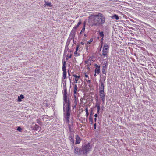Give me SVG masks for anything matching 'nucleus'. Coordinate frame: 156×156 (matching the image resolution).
Returning a JSON list of instances; mask_svg holds the SVG:
<instances>
[{"instance_id": "nucleus-24", "label": "nucleus", "mask_w": 156, "mask_h": 156, "mask_svg": "<svg viewBox=\"0 0 156 156\" xmlns=\"http://www.w3.org/2000/svg\"><path fill=\"white\" fill-rule=\"evenodd\" d=\"M66 71H63V77L64 78L66 79Z\"/></svg>"}, {"instance_id": "nucleus-12", "label": "nucleus", "mask_w": 156, "mask_h": 156, "mask_svg": "<svg viewBox=\"0 0 156 156\" xmlns=\"http://www.w3.org/2000/svg\"><path fill=\"white\" fill-rule=\"evenodd\" d=\"M109 48V47L108 45L106 44H105L104 45L103 49L108 51Z\"/></svg>"}, {"instance_id": "nucleus-48", "label": "nucleus", "mask_w": 156, "mask_h": 156, "mask_svg": "<svg viewBox=\"0 0 156 156\" xmlns=\"http://www.w3.org/2000/svg\"><path fill=\"white\" fill-rule=\"evenodd\" d=\"M80 43L82 45H83L84 44V43L82 42H81Z\"/></svg>"}, {"instance_id": "nucleus-35", "label": "nucleus", "mask_w": 156, "mask_h": 156, "mask_svg": "<svg viewBox=\"0 0 156 156\" xmlns=\"http://www.w3.org/2000/svg\"><path fill=\"white\" fill-rule=\"evenodd\" d=\"M101 100L103 101V102H104L105 101V98L104 97H101Z\"/></svg>"}, {"instance_id": "nucleus-29", "label": "nucleus", "mask_w": 156, "mask_h": 156, "mask_svg": "<svg viewBox=\"0 0 156 156\" xmlns=\"http://www.w3.org/2000/svg\"><path fill=\"white\" fill-rule=\"evenodd\" d=\"M67 98V92H64V94H63V98Z\"/></svg>"}, {"instance_id": "nucleus-14", "label": "nucleus", "mask_w": 156, "mask_h": 156, "mask_svg": "<svg viewBox=\"0 0 156 156\" xmlns=\"http://www.w3.org/2000/svg\"><path fill=\"white\" fill-rule=\"evenodd\" d=\"M66 62L64 61L63 62L62 67V69L63 71H66Z\"/></svg>"}, {"instance_id": "nucleus-47", "label": "nucleus", "mask_w": 156, "mask_h": 156, "mask_svg": "<svg viewBox=\"0 0 156 156\" xmlns=\"http://www.w3.org/2000/svg\"><path fill=\"white\" fill-rule=\"evenodd\" d=\"M71 56H72V55L70 54V55L69 56V58H71Z\"/></svg>"}, {"instance_id": "nucleus-40", "label": "nucleus", "mask_w": 156, "mask_h": 156, "mask_svg": "<svg viewBox=\"0 0 156 156\" xmlns=\"http://www.w3.org/2000/svg\"><path fill=\"white\" fill-rule=\"evenodd\" d=\"M92 40H91V39H90V41H88V42H87V44H90V43L92 42Z\"/></svg>"}, {"instance_id": "nucleus-53", "label": "nucleus", "mask_w": 156, "mask_h": 156, "mask_svg": "<svg viewBox=\"0 0 156 156\" xmlns=\"http://www.w3.org/2000/svg\"><path fill=\"white\" fill-rule=\"evenodd\" d=\"M84 37H87V35H86V34H85L84 35Z\"/></svg>"}, {"instance_id": "nucleus-27", "label": "nucleus", "mask_w": 156, "mask_h": 156, "mask_svg": "<svg viewBox=\"0 0 156 156\" xmlns=\"http://www.w3.org/2000/svg\"><path fill=\"white\" fill-rule=\"evenodd\" d=\"M85 29V23H84V26L83 27V28L82 29V30H81V32L80 33V34H81L82 32H83L84 31Z\"/></svg>"}, {"instance_id": "nucleus-41", "label": "nucleus", "mask_w": 156, "mask_h": 156, "mask_svg": "<svg viewBox=\"0 0 156 156\" xmlns=\"http://www.w3.org/2000/svg\"><path fill=\"white\" fill-rule=\"evenodd\" d=\"M78 80L77 79H76L75 78V82L76 83H77L78 81Z\"/></svg>"}, {"instance_id": "nucleus-18", "label": "nucleus", "mask_w": 156, "mask_h": 156, "mask_svg": "<svg viewBox=\"0 0 156 156\" xmlns=\"http://www.w3.org/2000/svg\"><path fill=\"white\" fill-rule=\"evenodd\" d=\"M96 106L97 107V113H99V111L100 110V104H97L96 105Z\"/></svg>"}, {"instance_id": "nucleus-42", "label": "nucleus", "mask_w": 156, "mask_h": 156, "mask_svg": "<svg viewBox=\"0 0 156 156\" xmlns=\"http://www.w3.org/2000/svg\"><path fill=\"white\" fill-rule=\"evenodd\" d=\"M85 77H87V78L88 77V76L86 74V73L85 74Z\"/></svg>"}, {"instance_id": "nucleus-15", "label": "nucleus", "mask_w": 156, "mask_h": 156, "mask_svg": "<svg viewBox=\"0 0 156 156\" xmlns=\"http://www.w3.org/2000/svg\"><path fill=\"white\" fill-rule=\"evenodd\" d=\"M112 19H115L116 20L119 19V17L117 15L115 14L112 16Z\"/></svg>"}, {"instance_id": "nucleus-25", "label": "nucleus", "mask_w": 156, "mask_h": 156, "mask_svg": "<svg viewBox=\"0 0 156 156\" xmlns=\"http://www.w3.org/2000/svg\"><path fill=\"white\" fill-rule=\"evenodd\" d=\"M37 123L40 125H41L42 122L41 119H40L37 120Z\"/></svg>"}, {"instance_id": "nucleus-5", "label": "nucleus", "mask_w": 156, "mask_h": 156, "mask_svg": "<svg viewBox=\"0 0 156 156\" xmlns=\"http://www.w3.org/2000/svg\"><path fill=\"white\" fill-rule=\"evenodd\" d=\"M64 110L65 109V107L70 106L69 100H67V98H64Z\"/></svg>"}, {"instance_id": "nucleus-30", "label": "nucleus", "mask_w": 156, "mask_h": 156, "mask_svg": "<svg viewBox=\"0 0 156 156\" xmlns=\"http://www.w3.org/2000/svg\"><path fill=\"white\" fill-rule=\"evenodd\" d=\"M73 76L76 78H79L80 77V76H78L76 74H73Z\"/></svg>"}, {"instance_id": "nucleus-54", "label": "nucleus", "mask_w": 156, "mask_h": 156, "mask_svg": "<svg viewBox=\"0 0 156 156\" xmlns=\"http://www.w3.org/2000/svg\"><path fill=\"white\" fill-rule=\"evenodd\" d=\"M69 76H70V73H69Z\"/></svg>"}, {"instance_id": "nucleus-44", "label": "nucleus", "mask_w": 156, "mask_h": 156, "mask_svg": "<svg viewBox=\"0 0 156 156\" xmlns=\"http://www.w3.org/2000/svg\"><path fill=\"white\" fill-rule=\"evenodd\" d=\"M97 116H98L97 114H95V115H94V117L95 118H96Z\"/></svg>"}, {"instance_id": "nucleus-19", "label": "nucleus", "mask_w": 156, "mask_h": 156, "mask_svg": "<svg viewBox=\"0 0 156 156\" xmlns=\"http://www.w3.org/2000/svg\"><path fill=\"white\" fill-rule=\"evenodd\" d=\"M66 112H70L71 110L70 106H66Z\"/></svg>"}, {"instance_id": "nucleus-23", "label": "nucleus", "mask_w": 156, "mask_h": 156, "mask_svg": "<svg viewBox=\"0 0 156 156\" xmlns=\"http://www.w3.org/2000/svg\"><path fill=\"white\" fill-rule=\"evenodd\" d=\"M74 92H77V90L78 89L77 85L76 84H75L74 86Z\"/></svg>"}, {"instance_id": "nucleus-4", "label": "nucleus", "mask_w": 156, "mask_h": 156, "mask_svg": "<svg viewBox=\"0 0 156 156\" xmlns=\"http://www.w3.org/2000/svg\"><path fill=\"white\" fill-rule=\"evenodd\" d=\"M76 31V29L73 27L72 30L69 35V38H70L71 39H72L73 41H74V37Z\"/></svg>"}, {"instance_id": "nucleus-13", "label": "nucleus", "mask_w": 156, "mask_h": 156, "mask_svg": "<svg viewBox=\"0 0 156 156\" xmlns=\"http://www.w3.org/2000/svg\"><path fill=\"white\" fill-rule=\"evenodd\" d=\"M99 92L100 97H105L104 91H100Z\"/></svg>"}, {"instance_id": "nucleus-37", "label": "nucleus", "mask_w": 156, "mask_h": 156, "mask_svg": "<svg viewBox=\"0 0 156 156\" xmlns=\"http://www.w3.org/2000/svg\"><path fill=\"white\" fill-rule=\"evenodd\" d=\"M64 92H67V89H66V87H64Z\"/></svg>"}, {"instance_id": "nucleus-46", "label": "nucleus", "mask_w": 156, "mask_h": 156, "mask_svg": "<svg viewBox=\"0 0 156 156\" xmlns=\"http://www.w3.org/2000/svg\"><path fill=\"white\" fill-rule=\"evenodd\" d=\"M77 54V51H76L75 52H74V54Z\"/></svg>"}, {"instance_id": "nucleus-16", "label": "nucleus", "mask_w": 156, "mask_h": 156, "mask_svg": "<svg viewBox=\"0 0 156 156\" xmlns=\"http://www.w3.org/2000/svg\"><path fill=\"white\" fill-rule=\"evenodd\" d=\"M92 113V111L91 112V113L90 114V116H89V120L90 122V123H91V124H92L93 123V119L91 117V115Z\"/></svg>"}, {"instance_id": "nucleus-50", "label": "nucleus", "mask_w": 156, "mask_h": 156, "mask_svg": "<svg viewBox=\"0 0 156 156\" xmlns=\"http://www.w3.org/2000/svg\"><path fill=\"white\" fill-rule=\"evenodd\" d=\"M87 81V82H89V83H90V80H88Z\"/></svg>"}, {"instance_id": "nucleus-34", "label": "nucleus", "mask_w": 156, "mask_h": 156, "mask_svg": "<svg viewBox=\"0 0 156 156\" xmlns=\"http://www.w3.org/2000/svg\"><path fill=\"white\" fill-rule=\"evenodd\" d=\"M76 92H74L73 95H74V97H76V95H77Z\"/></svg>"}, {"instance_id": "nucleus-36", "label": "nucleus", "mask_w": 156, "mask_h": 156, "mask_svg": "<svg viewBox=\"0 0 156 156\" xmlns=\"http://www.w3.org/2000/svg\"><path fill=\"white\" fill-rule=\"evenodd\" d=\"M20 97L21 98V99H23L24 98V97L23 96V95H22V94L21 95Z\"/></svg>"}, {"instance_id": "nucleus-11", "label": "nucleus", "mask_w": 156, "mask_h": 156, "mask_svg": "<svg viewBox=\"0 0 156 156\" xmlns=\"http://www.w3.org/2000/svg\"><path fill=\"white\" fill-rule=\"evenodd\" d=\"M66 121L68 123L69 122V119L70 116V112H66Z\"/></svg>"}, {"instance_id": "nucleus-43", "label": "nucleus", "mask_w": 156, "mask_h": 156, "mask_svg": "<svg viewBox=\"0 0 156 156\" xmlns=\"http://www.w3.org/2000/svg\"><path fill=\"white\" fill-rule=\"evenodd\" d=\"M96 123H95L94 124V129H96Z\"/></svg>"}, {"instance_id": "nucleus-52", "label": "nucleus", "mask_w": 156, "mask_h": 156, "mask_svg": "<svg viewBox=\"0 0 156 156\" xmlns=\"http://www.w3.org/2000/svg\"><path fill=\"white\" fill-rule=\"evenodd\" d=\"M94 120L95 121H96V120H97V119L96 118H95L94 119Z\"/></svg>"}, {"instance_id": "nucleus-31", "label": "nucleus", "mask_w": 156, "mask_h": 156, "mask_svg": "<svg viewBox=\"0 0 156 156\" xmlns=\"http://www.w3.org/2000/svg\"><path fill=\"white\" fill-rule=\"evenodd\" d=\"M74 103L75 104V105L73 106V108H76V106L77 104V101H74Z\"/></svg>"}, {"instance_id": "nucleus-45", "label": "nucleus", "mask_w": 156, "mask_h": 156, "mask_svg": "<svg viewBox=\"0 0 156 156\" xmlns=\"http://www.w3.org/2000/svg\"><path fill=\"white\" fill-rule=\"evenodd\" d=\"M78 46L76 48V51H77V50H78Z\"/></svg>"}, {"instance_id": "nucleus-21", "label": "nucleus", "mask_w": 156, "mask_h": 156, "mask_svg": "<svg viewBox=\"0 0 156 156\" xmlns=\"http://www.w3.org/2000/svg\"><path fill=\"white\" fill-rule=\"evenodd\" d=\"M81 23V22L80 21L77 24L75 27H74V28L76 29L79 26Z\"/></svg>"}, {"instance_id": "nucleus-38", "label": "nucleus", "mask_w": 156, "mask_h": 156, "mask_svg": "<svg viewBox=\"0 0 156 156\" xmlns=\"http://www.w3.org/2000/svg\"><path fill=\"white\" fill-rule=\"evenodd\" d=\"M71 138H73V136H72V133L69 136V139H71Z\"/></svg>"}, {"instance_id": "nucleus-7", "label": "nucleus", "mask_w": 156, "mask_h": 156, "mask_svg": "<svg viewBox=\"0 0 156 156\" xmlns=\"http://www.w3.org/2000/svg\"><path fill=\"white\" fill-rule=\"evenodd\" d=\"M95 73H97V74H99L100 72V66L98 65L97 64H95Z\"/></svg>"}, {"instance_id": "nucleus-49", "label": "nucleus", "mask_w": 156, "mask_h": 156, "mask_svg": "<svg viewBox=\"0 0 156 156\" xmlns=\"http://www.w3.org/2000/svg\"><path fill=\"white\" fill-rule=\"evenodd\" d=\"M103 37H102V38H101V41H102V40H103Z\"/></svg>"}, {"instance_id": "nucleus-28", "label": "nucleus", "mask_w": 156, "mask_h": 156, "mask_svg": "<svg viewBox=\"0 0 156 156\" xmlns=\"http://www.w3.org/2000/svg\"><path fill=\"white\" fill-rule=\"evenodd\" d=\"M99 35L101 36V37H104V34H103V32H102V31H101V32H100L99 33Z\"/></svg>"}, {"instance_id": "nucleus-20", "label": "nucleus", "mask_w": 156, "mask_h": 156, "mask_svg": "<svg viewBox=\"0 0 156 156\" xmlns=\"http://www.w3.org/2000/svg\"><path fill=\"white\" fill-rule=\"evenodd\" d=\"M45 4L44 5L45 6H48L49 7H51L52 6V5L51 4V3H48L46 2V1H45Z\"/></svg>"}, {"instance_id": "nucleus-6", "label": "nucleus", "mask_w": 156, "mask_h": 156, "mask_svg": "<svg viewBox=\"0 0 156 156\" xmlns=\"http://www.w3.org/2000/svg\"><path fill=\"white\" fill-rule=\"evenodd\" d=\"M108 63L107 62H105L103 64V68L102 70V71L103 73L106 74V69L107 68V65H108Z\"/></svg>"}, {"instance_id": "nucleus-39", "label": "nucleus", "mask_w": 156, "mask_h": 156, "mask_svg": "<svg viewBox=\"0 0 156 156\" xmlns=\"http://www.w3.org/2000/svg\"><path fill=\"white\" fill-rule=\"evenodd\" d=\"M74 100H75V101H77H77H78V100H77L76 97H74Z\"/></svg>"}, {"instance_id": "nucleus-3", "label": "nucleus", "mask_w": 156, "mask_h": 156, "mask_svg": "<svg viewBox=\"0 0 156 156\" xmlns=\"http://www.w3.org/2000/svg\"><path fill=\"white\" fill-rule=\"evenodd\" d=\"M74 152L76 156L83 154V153L80 148L77 147H75Z\"/></svg>"}, {"instance_id": "nucleus-10", "label": "nucleus", "mask_w": 156, "mask_h": 156, "mask_svg": "<svg viewBox=\"0 0 156 156\" xmlns=\"http://www.w3.org/2000/svg\"><path fill=\"white\" fill-rule=\"evenodd\" d=\"M108 51H106L103 49L102 54L104 56V57H106L107 58H108Z\"/></svg>"}, {"instance_id": "nucleus-51", "label": "nucleus", "mask_w": 156, "mask_h": 156, "mask_svg": "<svg viewBox=\"0 0 156 156\" xmlns=\"http://www.w3.org/2000/svg\"><path fill=\"white\" fill-rule=\"evenodd\" d=\"M96 73H94V76H95L96 75Z\"/></svg>"}, {"instance_id": "nucleus-33", "label": "nucleus", "mask_w": 156, "mask_h": 156, "mask_svg": "<svg viewBox=\"0 0 156 156\" xmlns=\"http://www.w3.org/2000/svg\"><path fill=\"white\" fill-rule=\"evenodd\" d=\"M18 101H21L22 100L21 99V98L19 96L18 97Z\"/></svg>"}, {"instance_id": "nucleus-9", "label": "nucleus", "mask_w": 156, "mask_h": 156, "mask_svg": "<svg viewBox=\"0 0 156 156\" xmlns=\"http://www.w3.org/2000/svg\"><path fill=\"white\" fill-rule=\"evenodd\" d=\"M101 84L99 86V89L100 91H104V84L102 81H100Z\"/></svg>"}, {"instance_id": "nucleus-26", "label": "nucleus", "mask_w": 156, "mask_h": 156, "mask_svg": "<svg viewBox=\"0 0 156 156\" xmlns=\"http://www.w3.org/2000/svg\"><path fill=\"white\" fill-rule=\"evenodd\" d=\"M69 140L71 142L72 144L73 145V144L74 143V140L73 138H71Z\"/></svg>"}, {"instance_id": "nucleus-8", "label": "nucleus", "mask_w": 156, "mask_h": 156, "mask_svg": "<svg viewBox=\"0 0 156 156\" xmlns=\"http://www.w3.org/2000/svg\"><path fill=\"white\" fill-rule=\"evenodd\" d=\"M81 140L80 137L78 135H76V136L75 144H80Z\"/></svg>"}, {"instance_id": "nucleus-2", "label": "nucleus", "mask_w": 156, "mask_h": 156, "mask_svg": "<svg viewBox=\"0 0 156 156\" xmlns=\"http://www.w3.org/2000/svg\"><path fill=\"white\" fill-rule=\"evenodd\" d=\"M90 144L88 143L82 146V150L83 152V154H85L87 156V152L90 150Z\"/></svg>"}, {"instance_id": "nucleus-1", "label": "nucleus", "mask_w": 156, "mask_h": 156, "mask_svg": "<svg viewBox=\"0 0 156 156\" xmlns=\"http://www.w3.org/2000/svg\"><path fill=\"white\" fill-rule=\"evenodd\" d=\"M88 21L92 26H99L105 23V17L101 13L97 15H91L88 17Z\"/></svg>"}, {"instance_id": "nucleus-17", "label": "nucleus", "mask_w": 156, "mask_h": 156, "mask_svg": "<svg viewBox=\"0 0 156 156\" xmlns=\"http://www.w3.org/2000/svg\"><path fill=\"white\" fill-rule=\"evenodd\" d=\"M39 126L37 124H35L33 127V129L35 130H38L39 128Z\"/></svg>"}, {"instance_id": "nucleus-22", "label": "nucleus", "mask_w": 156, "mask_h": 156, "mask_svg": "<svg viewBox=\"0 0 156 156\" xmlns=\"http://www.w3.org/2000/svg\"><path fill=\"white\" fill-rule=\"evenodd\" d=\"M85 111L86 112V115L87 117L89 115V112L87 107L85 108Z\"/></svg>"}, {"instance_id": "nucleus-32", "label": "nucleus", "mask_w": 156, "mask_h": 156, "mask_svg": "<svg viewBox=\"0 0 156 156\" xmlns=\"http://www.w3.org/2000/svg\"><path fill=\"white\" fill-rule=\"evenodd\" d=\"M22 129L20 127H18L17 130L19 131L20 132H21L22 130Z\"/></svg>"}]
</instances>
